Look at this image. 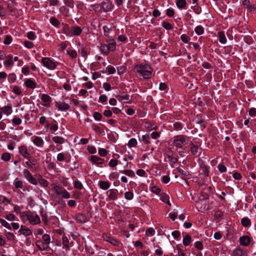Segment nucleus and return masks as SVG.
<instances>
[{
  "mask_svg": "<svg viewBox=\"0 0 256 256\" xmlns=\"http://www.w3.org/2000/svg\"><path fill=\"white\" fill-rule=\"evenodd\" d=\"M195 32L198 35H201L204 32V28L201 26H198L194 28Z\"/></svg>",
  "mask_w": 256,
  "mask_h": 256,
  "instance_id": "nucleus-43",
  "label": "nucleus"
},
{
  "mask_svg": "<svg viewBox=\"0 0 256 256\" xmlns=\"http://www.w3.org/2000/svg\"><path fill=\"white\" fill-rule=\"evenodd\" d=\"M41 100L43 103L42 104L45 107H50L52 102L51 97L47 94H42L41 96Z\"/></svg>",
  "mask_w": 256,
  "mask_h": 256,
  "instance_id": "nucleus-10",
  "label": "nucleus"
},
{
  "mask_svg": "<svg viewBox=\"0 0 256 256\" xmlns=\"http://www.w3.org/2000/svg\"><path fill=\"white\" fill-rule=\"evenodd\" d=\"M232 256H248V252L246 250L240 248H237L232 252Z\"/></svg>",
  "mask_w": 256,
  "mask_h": 256,
  "instance_id": "nucleus-12",
  "label": "nucleus"
},
{
  "mask_svg": "<svg viewBox=\"0 0 256 256\" xmlns=\"http://www.w3.org/2000/svg\"><path fill=\"white\" fill-rule=\"evenodd\" d=\"M106 194L110 200H115L118 197V190L116 189H110L106 192Z\"/></svg>",
  "mask_w": 256,
  "mask_h": 256,
  "instance_id": "nucleus-11",
  "label": "nucleus"
},
{
  "mask_svg": "<svg viewBox=\"0 0 256 256\" xmlns=\"http://www.w3.org/2000/svg\"><path fill=\"white\" fill-rule=\"evenodd\" d=\"M134 68L138 76H142L144 79H149L152 76V68L148 64H137Z\"/></svg>",
  "mask_w": 256,
  "mask_h": 256,
  "instance_id": "nucleus-1",
  "label": "nucleus"
},
{
  "mask_svg": "<svg viewBox=\"0 0 256 256\" xmlns=\"http://www.w3.org/2000/svg\"><path fill=\"white\" fill-rule=\"evenodd\" d=\"M22 216L26 218L32 224H37L40 222V216L30 211L22 212Z\"/></svg>",
  "mask_w": 256,
  "mask_h": 256,
  "instance_id": "nucleus-2",
  "label": "nucleus"
},
{
  "mask_svg": "<svg viewBox=\"0 0 256 256\" xmlns=\"http://www.w3.org/2000/svg\"><path fill=\"white\" fill-rule=\"evenodd\" d=\"M162 27L166 30H170L173 28V26L171 24L166 21L162 22Z\"/></svg>",
  "mask_w": 256,
  "mask_h": 256,
  "instance_id": "nucleus-46",
  "label": "nucleus"
},
{
  "mask_svg": "<svg viewBox=\"0 0 256 256\" xmlns=\"http://www.w3.org/2000/svg\"><path fill=\"white\" fill-rule=\"evenodd\" d=\"M118 164V161L116 160L112 159L110 160L108 165L110 167L114 168Z\"/></svg>",
  "mask_w": 256,
  "mask_h": 256,
  "instance_id": "nucleus-62",
  "label": "nucleus"
},
{
  "mask_svg": "<svg viewBox=\"0 0 256 256\" xmlns=\"http://www.w3.org/2000/svg\"><path fill=\"white\" fill-rule=\"evenodd\" d=\"M40 216L42 218V220L44 223L45 224H46L48 223V215L46 212L42 211L40 212Z\"/></svg>",
  "mask_w": 256,
  "mask_h": 256,
  "instance_id": "nucleus-53",
  "label": "nucleus"
},
{
  "mask_svg": "<svg viewBox=\"0 0 256 256\" xmlns=\"http://www.w3.org/2000/svg\"><path fill=\"white\" fill-rule=\"evenodd\" d=\"M100 50L102 53L108 54L110 50L106 44H102L100 47Z\"/></svg>",
  "mask_w": 256,
  "mask_h": 256,
  "instance_id": "nucleus-39",
  "label": "nucleus"
},
{
  "mask_svg": "<svg viewBox=\"0 0 256 256\" xmlns=\"http://www.w3.org/2000/svg\"><path fill=\"white\" fill-rule=\"evenodd\" d=\"M108 43V46L110 51L113 52L116 48V42L114 39L109 40L106 41Z\"/></svg>",
  "mask_w": 256,
  "mask_h": 256,
  "instance_id": "nucleus-22",
  "label": "nucleus"
},
{
  "mask_svg": "<svg viewBox=\"0 0 256 256\" xmlns=\"http://www.w3.org/2000/svg\"><path fill=\"white\" fill-rule=\"evenodd\" d=\"M173 144L176 147L182 148V146L186 144V136L178 135L174 136Z\"/></svg>",
  "mask_w": 256,
  "mask_h": 256,
  "instance_id": "nucleus-4",
  "label": "nucleus"
},
{
  "mask_svg": "<svg viewBox=\"0 0 256 256\" xmlns=\"http://www.w3.org/2000/svg\"><path fill=\"white\" fill-rule=\"evenodd\" d=\"M169 196L166 194H162L160 196V200L164 202H165L167 204H168L169 206H171V204L170 202V200H169Z\"/></svg>",
  "mask_w": 256,
  "mask_h": 256,
  "instance_id": "nucleus-36",
  "label": "nucleus"
},
{
  "mask_svg": "<svg viewBox=\"0 0 256 256\" xmlns=\"http://www.w3.org/2000/svg\"><path fill=\"white\" fill-rule=\"evenodd\" d=\"M190 147L191 153L194 154L196 155L198 154V146L196 145H195L194 143L190 142Z\"/></svg>",
  "mask_w": 256,
  "mask_h": 256,
  "instance_id": "nucleus-35",
  "label": "nucleus"
},
{
  "mask_svg": "<svg viewBox=\"0 0 256 256\" xmlns=\"http://www.w3.org/2000/svg\"><path fill=\"white\" fill-rule=\"evenodd\" d=\"M98 184L100 188L104 190H108L110 187V183L108 182L100 181Z\"/></svg>",
  "mask_w": 256,
  "mask_h": 256,
  "instance_id": "nucleus-29",
  "label": "nucleus"
},
{
  "mask_svg": "<svg viewBox=\"0 0 256 256\" xmlns=\"http://www.w3.org/2000/svg\"><path fill=\"white\" fill-rule=\"evenodd\" d=\"M240 224L244 227H250L251 220L248 217H244L241 219Z\"/></svg>",
  "mask_w": 256,
  "mask_h": 256,
  "instance_id": "nucleus-25",
  "label": "nucleus"
},
{
  "mask_svg": "<svg viewBox=\"0 0 256 256\" xmlns=\"http://www.w3.org/2000/svg\"><path fill=\"white\" fill-rule=\"evenodd\" d=\"M74 188L78 190H82L84 186L82 182L77 180L74 182Z\"/></svg>",
  "mask_w": 256,
  "mask_h": 256,
  "instance_id": "nucleus-52",
  "label": "nucleus"
},
{
  "mask_svg": "<svg viewBox=\"0 0 256 256\" xmlns=\"http://www.w3.org/2000/svg\"><path fill=\"white\" fill-rule=\"evenodd\" d=\"M42 63L44 66L50 70H53L56 68V64L52 60L49 58L45 57L42 58Z\"/></svg>",
  "mask_w": 256,
  "mask_h": 256,
  "instance_id": "nucleus-5",
  "label": "nucleus"
},
{
  "mask_svg": "<svg viewBox=\"0 0 256 256\" xmlns=\"http://www.w3.org/2000/svg\"><path fill=\"white\" fill-rule=\"evenodd\" d=\"M18 232L25 236H28L32 234V232L30 230L24 225L21 226Z\"/></svg>",
  "mask_w": 256,
  "mask_h": 256,
  "instance_id": "nucleus-18",
  "label": "nucleus"
},
{
  "mask_svg": "<svg viewBox=\"0 0 256 256\" xmlns=\"http://www.w3.org/2000/svg\"><path fill=\"white\" fill-rule=\"evenodd\" d=\"M172 128L175 130H179L182 128V124L180 122H176L173 124Z\"/></svg>",
  "mask_w": 256,
  "mask_h": 256,
  "instance_id": "nucleus-54",
  "label": "nucleus"
},
{
  "mask_svg": "<svg viewBox=\"0 0 256 256\" xmlns=\"http://www.w3.org/2000/svg\"><path fill=\"white\" fill-rule=\"evenodd\" d=\"M38 180L39 184L44 187H47L48 185V181L44 179L43 177L40 174L38 175Z\"/></svg>",
  "mask_w": 256,
  "mask_h": 256,
  "instance_id": "nucleus-26",
  "label": "nucleus"
},
{
  "mask_svg": "<svg viewBox=\"0 0 256 256\" xmlns=\"http://www.w3.org/2000/svg\"><path fill=\"white\" fill-rule=\"evenodd\" d=\"M27 37L30 40H34L36 39V34L34 32H30L28 33L27 34Z\"/></svg>",
  "mask_w": 256,
  "mask_h": 256,
  "instance_id": "nucleus-61",
  "label": "nucleus"
},
{
  "mask_svg": "<svg viewBox=\"0 0 256 256\" xmlns=\"http://www.w3.org/2000/svg\"><path fill=\"white\" fill-rule=\"evenodd\" d=\"M12 92L16 95H20L22 94L20 88L17 86H14Z\"/></svg>",
  "mask_w": 256,
  "mask_h": 256,
  "instance_id": "nucleus-63",
  "label": "nucleus"
},
{
  "mask_svg": "<svg viewBox=\"0 0 256 256\" xmlns=\"http://www.w3.org/2000/svg\"><path fill=\"white\" fill-rule=\"evenodd\" d=\"M32 139V142L38 147L42 148L44 145V141L42 138L38 136H34Z\"/></svg>",
  "mask_w": 256,
  "mask_h": 256,
  "instance_id": "nucleus-15",
  "label": "nucleus"
},
{
  "mask_svg": "<svg viewBox=\"0 0 256 256\" xmlns=\"http://www.w3.org/2000/svg\"><path fill=\"white\" fill-rule=\"evenodd\" d=\"M14 184L16 188H22L23 186V182L22 180L16 178L14 182Z\"/></svg>",
  "mask_w": 256,
  "mask_h": 256,
  "instance_id": "nucleus-45",
  "label": "nucleus"
},
{
  "mask_svg": "<svg viewBox=\"0 0 256 256\" xmlns=\"http://www.w3.org/2000/svg\"><path fill=\"white\" fill-rule=\"evenodd\" d=\"M75 220L78 223H85L88 222V218L86 216L82 213H78L76 215Z\"/></svg>",
  "mask_w": 256,
  "mask_h": 256,
  "instance_id": "nucleus-14",
  "label": "nucleus"
},
{
  "mask_svg": "<svg viewBox=\"0 0 256 256\" xmlns=\"http://www.w3.org/2000/svg\"><path fill=\"white\" fill-rule=\"evenodd\" d=\"M138 144L137 140L134 138H130L128 143V146L130 148L135 147Z\"/></svg>",
  "mask_w": 256,
  "mask_h": 256,
  "instance_id": "nucleus-41",
  "label": "nucleus"
},
{
  "mask_svg": "<svg viewBox=\"0 0 256 256\" xmlns=\"http://www.w3.org/2000/svg\"><path fill=\"white\" fill-rule=\"evenodd\" d=\"M52 140L56 144H62L64 143L65 139L60 136H54L52 138Z\"/></svg>",
  "mask_w": 256,
  "mask_h": 256,
  "instance_id": "nucleus-24",
  "label": "nucleus"
},
{
  "mask_svg": "<svg viewBox=\"0 0 256 256\" xmlns=\"http://www.w3.org/2000/svg\"><path fill=\"white\" fill-rule=\"evenodd\" d=\"M0 110L4 114L9 115L12 112V106L11 104H9L2 108Z\"/></svg>",
  "mask_w": 256,
  "mask_h": 256,
  "instance_id": "nucleus-27",
  "label": "nucleus"
},
{
  "mask_svg": "<svg viewBox=\"0 0 256 256\" xmlns=\"http://www.w3.org/2000/svg\"><path fill=\"white\" fill-rule=\"evenodd\" d=\"M79 52L80 53L81 56L85 58L87 56V50L83 46L81 47L80 48L79 50Z\"/></svg>",
  "mask_w": 256,
  "mask_h": 256,
  "instance_id": "nucleus-57",
  "label": "nucleus"
},
{
  "mask_svg": "<svg viewBox=\"0 0 256 256\" xmlns=\"http://www.w3.org/2000/svg\"><path fill=\"white\" fill-rule=\"evenodd\" d=\"M6 238L8 240L13 241L15 240V236L13 233L8 232L6 234Z\"/></svg>",
  "mask_w": 256,
  "mask_h": 256,
  "instance_id": "nucleus-50",
  "label": "nucleus"
},
{
  "mask_svg": "<svg viewBox=\"0 0 256 256\" xmlns=\"http://www.w3.org/2000/svg\"><path fill=\"white\" fill-rule=\"evenodd\" d=\"M181 40L184 43H188L190 40V38L186 34H183L180 36Z\"/></svg>",
  "mask_w": 256,
  "mask_h": 256,
  "instance_id": "nucleus-56",
  "label": "nucleus"
},
{
  "mask_svg": "<svg viewBox=\"0 0 256 256\" xmlns=\"http://www.w3.org/2000/svg\"><path fill=\"white\" fill-rule=\"evenodd\" d=\"M96 8H102L104 12L110 11L112 8V4L110 2H102L100 4H97L94 6Z\"/></svg>",
  "mask_w": 256,
  "mask_h": 256,
  "instance_id": "nucleus-9",
  "label": "nucleus"
},
{
  "mask_svg": "<svg viewBox=\"0 0 256 256\" xmlns=\"http://www.w3.org/2000/svg\"><path fill=\"white\" fill-rule=\"evenodd\" d=\"M18 149V152L24 158H31L32 155L28 152L27 146L25 145H22L19 146Z\"/></svg>",
  "mask_w": 256,
  "mask_h": 256,
  "instance_id": "nucleus-7",
  "label": "nucleus"
},
{
  "mask_svg": "<svg viewBox=\"0 0 256 256\" xmlns=\"http://www.w3.org/2000/svg\"><path fill=\"white\" fill-rule=\"evenodd\" d=\"M0 222L2 226L8 230H11L12 227L5 220L0 218Z\"/></svg>",
  "mask_w": 256,
  "mask_h": 256,
  "instance_id": "nucleus-48",
  "label": "nucleus"
},
{
  "mask_svg": "<svg viewBox=\"0 0 256 256\" xmlns=\"http://www.w3.org/2000/svg\"><path fill=\"white\" fill-rule=\"evenodd\" d=\"M66 158V154L64 152L59 153L57 156V160L58 162H62L65 160Z\"/></svg>",
  "mask_w": 256,
  "mask_h": 256,
  "instance_id": "nucleus-49",
  "label": "nucleus"
},
{
  "mask_svg": "<svg viewBox=\"0 0 256 256\" xmlns=\"http://www.w3.org/2000/svg\"><path fill=\"white\" fill-rule=\"evenodd\" d=\"M12 56L9 55L6 57V60L4 62L5 66H12L13 65Z\"/></svg>",
  "mask_w": 256,
  "mask_h": 256,
  "instance_id": "nucleus-31",
  "label": "nucleus"
},
{
  "mask_svg": "<svg viewBox=\"0 0 256 256\" xmlns=\"http://www.w3.org/2000/svg\"><path fill=\"white\" fill-rule=\"evenodd\" d=\"M134 194L131 192H126L124 194V198L128 200H131L133 198Z\"/></svg>",
  "mask_w": 256,
  "mask_h": 256,
  "instance_id": "nucleus-59",
  "label": "nucleus"
},
{
  "mask_svg": "<svg viewBox=\"0 0 256 256\" xmlns=\"http://www.w3.org/2000/svg\"><path fill=\"white\" fill-rule=\"evenodd\" d=\"M104 240L112 244L114 246H118L119 244V242L116 239L112 238L106 234L104 236Z\"/></svg>",
  "mask_w": 256,
  "mask_h": 256,
  "instance_id": "nucleus-17",
  "label": "nucleus"
},
{
  "mask_svg": "<svg viewBox=\"0 0 256 256\" xmlns=\"http://www.w3.org/2000/svg\"><path fill=\"white\" fill-rule=\"evenodd\" d=\"M183 244L186 246H188L191 242V237L190 235H186L183 239Z\"/></svg>",
  "mask_w": 256,
  "mask_h": 256,
  "instance_id": "nucleus-44",
  "label": "nucleus"
},
{
  "mask_svg": "<svg viewBox=\"0 0 256 256\" xmlns=\"http://www.w3.org/2000/svg\"><path fill=\"white\" fill-rule=\"evenodd\" d=\"M67 54L72 58H76L77 56V53L76 50H72L71 49L67 50H66Z\"/></svg>",
  "mask_w": 256,
  "mask_h": 256,
  "instance_id": "nucleus-51",
  "label": "nucleus"
},
{
  "mask_svg": "<svg viewBox=\"0 0 256 256\" xmlns=\"http://www.w3.org/2000/svg\"><path fill=\"white\" fill-rule=\"evenodd\" d=\"M72 36H78L81 34L82 30L78 26H72Z\"/></svg>",
  "mask_w": 256,
  "mask_h": 256,
  "instance_id": "nucleus-30",
  "label": "nucleus"
},
{
  "mask_svg": "<svg viewBox=\"0 0 256 256\" xmlns=\"http://www.w3.org/2000/svg\"><path fill=\"white\" fill-rule=\"evenodd\" d=\"M26 159H28V160L26 162V164L27 166L32 170H36L35 162H36V160H32L30 158H26Z\"/></svg>",
  "mask_w": 256,
  "mask_h": 256,
  "instance_id": "nucleus-20",
  "label": "nucleus"
},
{
  "mask_svg": "<svg viewBox=\"0 0 256 256\" xmlns=\"http://www.w3.org/2000/svg\"><path fill=\"white\" fill-rule=\"evenodd\" d=\"M26 86L30 88L34 89L36 86V82L31 78L26 79L24 82Z\"/></svg>",
  "mask_w": 256,
  "mask_h": 256,
  "instance_id": "nucleus-21",
  "label": "nucleus"
},
{
  "mask_svg": "<svg viewBox=\"0 0 256 256\" xmlns=\"http://www.w3.org/2000/svg\"><path fill=\"white\" fill-rule=\"evenodd\" d=\"M12 154L8 152H4L2 155L1 158L4 162H8L10 160Z\"/></svg>",
  "mask_w": 256,
  "mask_h": 256,
  "instance_id": "nucleus-38",
  "label": "nucleus"
},
{
  "mask_svg": "<svg viewBox=\"0 0 256 256\" xmlns=\"http://www.w3.org/2000/svg\"><path fill=\"white\" fill-rule=\"evenodd\" d=\"M60 12L65 17H68L70 15L69 10L65 6H62L60 8Z\"/></svg>",
  "mask_w": 256,
  "mask_h": 256,
  "instance_id": "nucleus-32",
  "label": "nucleus"
},
{
  "mask_svg": "<svg viewBox=\"0 0 256 256\" xmlns=\"http://www.w3.org/2000/svg\"><path fill=\"white\" fill-rule=\"evenodd\" d=\"M122 173L132 178L135 176L134 172L132 170H124L122 171Z\"/></svg>",
  "mask_w": 256,
  "mask_h": 256,
  "instance_id": "nucleus-55",
  "label": "nucleus"
},
{
  "mask_svg": "<svg viewBox=\"0 0 256 256\" xmlns=\"http://www.w3.org/2000/svg\"><path fill=\"white\" fill-rule=\"evenodd\" d=\"M50 24L56 27H59L60 25V21L55 17H52L50 20Z\"/></svg>",
  "mask_w": 256,
  "mask_h": 256,
  "instance_id": "nucleus-40",
  "label": "nucleus"
},
{
  "mask_svg": "<svg viewBox=\"0 0 256 256\" xmlns=\"http://www.w3.org/2000/svg\"><path fill=\"white\" fill-rule=\"evenodd\" d=\"M42 238L44 241L43 242L47 245H48L50 242V235L48 234H44L42 236Z\"/></svg>",
  "mask_w": 256,
  "mask_h": 256,
  "instance_id": "nucleus-47",
  "label": "nucleus"
},
{
  "mask_svg": "<svg viewBox=\"0 0 256 256\" xmlns=\"http://www.w3.org/2000/svg\"><path fill=\"white\" fill-rule=\"evenodd\" d=\"M90 160L96 164H102L104 162V160L103 159V158H100L96 156H91L90 158Z\"/></svg>",
  "mask_w": 256,
  "mask_h": 256,
  "instance_id": "nucleus-19",
  "label": "nucleus"
},
{
  "mask_svg": "<svg viewBox=\"0 0 256 256\" xmlns=\"http://www.w3.org/2000/svg\"><path fill=\"white\" fill-rule=\"evenodd\" d=\"M16 80V75L14 73L10 74L8 75V80L10 83H13Z\"/></svg>",
  "mask_w": 256,
  "mask_h": 256,
  "instance_id": "nucleus-58",
  "label": "nucleus"
},
{
  "mask_svg": "<svg viewBox=\"0 0 256 256\" xmlns=\"http://www.w3.org/2000/svg\"><path fill=\"white\" fill-rule=\"evenodd\" d=\"M240 244L243 246H248L251 241L250 238L248 236H243L240 237Z\"/></svg>",
  "mask_w": 256,
  "mask_h": 256,
  "instance_id": "nucleus-16",
  "label": "nucleus"
},
{
  "mask_svg": "<svg viewBox=\"0 0 256 256\" xmlns=\"http://www.w3.org/2000/svg\"><path fill=\"white\" fill-rule=\"evenodd\" d=\"M199 174L202 175L204 177H208L209 174V167L206 165L204 162L200 163V168L199 170Z\"/></svg>",
  "mask_w": 256,
  "mask_h": 256,
  "instance_id": "nucleus-8",
  "label": "nucleus"
},
{
  "mask_svg": "<svg viewBox=\"0 0 256 256\" xmlns=\"http://www.w3.org/2000/svg\"><path fill=\"white\" fill-rule=\"evenodd\" d=\"M218 36L219 38V41L220 43L224 44L226 42V39L224 32H218Z\"/></svg>",
  "mask_w": 256,
  "mask_h": 256,
  "instance_id": "nucleus-28",
  "label": "nucleus"
},
{
  "mask_svg": "<svg viewBox=\"0 0 256 256\" xmlns=\"http://www.w3.org/2000/svg\"><path fill=\"white\" fill-rule=\"evenodd\" d=\"M62 244L64 246L67 248V250H70V246H69V240L66 236H64L62 238Z\"/></svg>",
  "mask_w": 256,
  "mask_h": 256,
  "instance_id": "nucleus-42",
  "label": "nucleus"
},
{
  "mask_svg": "<svg viewBox=\"0 0 256 256\" xmlns=\"http://www.w3.org/2000/svg\"><path fill=\"white\" fill-rule=\"evenodd\" d=\"M52 189L56 192L58 196H61L62 198L65 199L70 198V193L68 192L62 186L55 184H52Z\"/></svg>",
  "mask_w": 256,
  "mask_h": 256,
  "instance_id": "nucleus-3",
  "label": "nucleus"
},
{
  "mask_svg": "<svg viewBox=\"0 0 256 256\" xmlns=\"http://www.w3.org/2000/svg\"><path fill=\"white\" fill-rule=\"evenodd\" d=\"M176 6L179 8H184L186 6V0H176Z\"/></svg>",
  "mask_w": 256,
  "mask_h": 256,
  "instance_id": "nucleus-33",
  "label": "nucleus"
},
{
  "mask_svg": "<svg viewBox=\"0 0 256 256\" xmlns=\"http://www.w3.org/2000/svg\"><path fill=\"white\" fill-rule=\"evenodd\" d=\"M226 238L228 240H232L235 236V232L233 230L226 228Z\"/></svg>",
  "mask_w": 256,
  "mask_h": 256,
  "instance_id": "nucleus-23",
  "label": "nucleus"
},
{
  "mask_svg": "<svg viewBox=\"0 0 256 256\" xmlns=\"http://www.w3.org/2000/svg\"><path fill=\"white\" fill-rule=\"evenodd\" d=\"M116 98L118 99L120 101H122L123 100H126V103H130L129 101L130 100V98L129 95L126 94L124 95H117L116 96Z\"/></svg>",
  "mask_w": 256,
  "mask_h": 256,
  "instance_id": "nucleus-34",
  "label": "nucleus"
},
{
  "mask_svg": "<svg viewBox=\"0 0 256 256\" xmlns=\"http://www.w3.org/2000/svg\"><path fill=\"white\" fill-rule=\"evenodd\" d=\"M146 234L148 236H152L155 234V230L153 228H149L146 230Z\"/></svg>",
  "mask_w": 256,
  "mask_h": 256,
  "instance_id": "nucleus-60",
  "label": "nucleus"
},
{
  "mask_svg": "<svg viewBox=\"0 0 256 256\" xmlns=\"http://www.w3.org/2000/svg\"><path fill=\"white\" fill-rule=\"evenodd\" d=\"M56 106L60 111L68 110L70 108V105L68 104L62 102H56Z\"/></svg>",
  "mask_w": 256,
  "mask_h": 256,
  "instance_id": "nucleus-13",
  "label": "nucleus"
},
{
  "mask_svg": "<svg viewBox=\"0 0 256 256\" xmlns=\"http://www.w3.org/2000/svg\"><path fill=\"white\" fill-rule=\"evenodd\" d=\"M64 33L67 36H72V27L70 28L68 26H66L64 28Z\"/></svg>",
  "mask_w": 256,
  "mask_h": 256,
  "instance_id": "nucleus-37",
  "label": "nucleus"
},
{
  "mask_svg": "<svg viewBox=\"0 0 256 256\" xmlns=\"http://www.w3.org/2000/svg\"><path fill=\"white\" fill-rule=\"evenodd\" d=\"M23 173L25 178L30 183L34 185H36L38 184V181L34 177V176L28 170L24 169L23 170Z\"/></svg>",
  "mask_w": 256,
  "mask_h": 256,
  "instance_id": "nucleus-6",
  "label": "nucleus"
},
{
  "mask_svg": "<svg viewBox=\"0 0 256 256\" xmlns=\"http://www.w3.org/2000/svg\"><path fill=\"white\" fill-rule=\"evenodd\" d=\"M166 14L168 17H172L174 14V11L172 8H168L166 10Z\"/></svg>",
  "mask_w": 256,
  "mask_h": 256,
  "instance_id": "nucleus-64",
  "label": "nucleus"
}]
</instances>
